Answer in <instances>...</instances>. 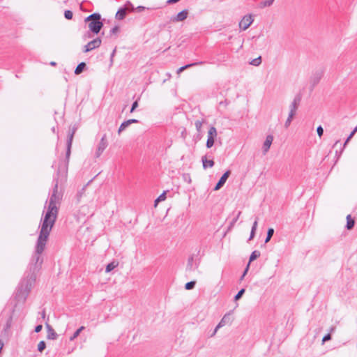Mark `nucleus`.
Here are the masks:
<instances>
[{"label":"nucleus","instance_id":"09e8293b","mask_svg":"<svg viewBox=\"0 0 357 357\" xmlns=\"http://www.w3.org/2000/svg\"><path fill=\"white\" fill-rule=\"evenodd\" d=\"M130 125L132 123H139V121L137 119H132L127 120Z\"/></svg>","mask_w":357,"mask_h":357},{"label":"nucleus","instance_id":"0e129e2a","mask_svg":"<svg viewBox=\"0 0 357 357\" xmlns=\"http://www.w3.org/2000/svg\"><path fill=\"white\" fill-rule=\"evenodd\" d=\"M357 131V126L355 127V128L353 130L352 132L355 134V132Z\"/></svg>","mask_w":357,"mask_h":357},{"label":"nucleus","instance_id":"a211bd4d","mask_svg":"<svg viewBox=\"0 0 357 357\" xmlns=\"http://www.w3.org/2000/svg\"><path fill=\"white\" fill-rule=\"evenodd\" d=\"M86 68V64L84 62L79 63L75 70V75L81 74Z\"/></svg>","mask_w":357,"mask_h":357},{"label":"nucleus","instance_id":"2eb2a0df","mask_svg":"<svg viewBox=\"0 0 357 357\" xmlns=\"http://www.w3.org/2000/svg\"><path fill=\"white\" fill-rule=\"evenodd\" d=\"M204 63H205V61H198V62H194V63H191L189 64H186L183 66L180 67L177 70V73L180 74L181 72H183V70H185L186 69H188L191 67H194V66H201V65H203Z\"/></svg>","mask_w":357,"mask_h":357},{"label":"nucleus","instance_id":"aec40b11","mask_svg":"<svg viewBox=\"0 0 357 357\" xmlns=\"http://www.w3.org/2000/svg\"><path fill=\"white\" fill-rule=\"evenodd\" d=\"M217 130L214 126H211L208 131V137L215 139L217 137Z\"/></svg>","mask_w":357,"mask_h":357},{"label":"nucleus","instance_id":"680f3d73","mask_svg":"<svg viewBox=\"0 0 357 357\" xmlns=\"http://www.w3.org/2000/svg\"><path fill=\"white\" fill-rule=\"evenodd\" d=\"M45 310H43V311L42 312V317L44 319V318H45Z\"/></svg>","mask_w":357,"mask_h":357},{"label":"nucleus","instance_id":"473e14b6","mask_svg":"<svg viewBox=\"0 0 357 357\" xmlns=\"http://www.w3.org/2000/svg\"><path fill=\"white\" fill-rule=\"evenodd\" d=\"M294 116V115H292V114H289V116H288V117H287V119L286 120V121H285V123H284V127H285L286 128H287L290 126V124H291V121H292V119H293Z\"/></svg>","mask_w":357,"mask_h":357},{"label":"nucleus","instance_id":"7c9ffc66","mask_svg":"<svg viewBox=\"0 0 357 357\" xmlns=\"http://www.w3.org/2000/svg\"><path fill=\"white\" fill-rule=\"evenodd\" d=\"M46 348V343L45 341H40L38 344V351L39 352H43Z\"/></svg>","mask_w":357,"mask_h":357},{"label":"nucleus","instance_id":"ea45409f","mask_svg":"<svg viewBox=\"0 0 357 357\" xmlns=\"http://www.w3.org/2000/svg\"><path fill=\"white\" fill-rule=\"evenodd\" d=\"M332 339V336L331 333H328L325 335L322 339V343L324 344L326 342H328Z\"/></svg>","mask_w":357,"mask_h":357},{"label":"nucleus","instance_id":"13d9d810","mask_svg":"<svg viewBox=\"0 0 357 357\" xmlns=\"http://www.w3.org/2000/svg\"><path fill=\"white\" fill-rule=\"evenodd\" d=\"M354 135V133H353V132H351L350 133V135H349L348 138L351 139Z\"/></svg>","mask_w":357,"mask_h":357},{"label":"nucleus","instance_id":"e2e57ef3","mask_svg":"<svg viewBox=\"0 0 357 357\" xmlns=\"http://www.w3.org/2000/svg\"><path fill=\"white\" fill-rule=\"evenodd\" d=\"M357 131V126L355 127V128L353 130L352 132L355 134V132Z\"/></svg>","mask_w":357,"mask_h":357},{"label":"nucleus","instance_id":"39448f33","mask_svg":"<svg viewBox=\"0 0 357 357\" xmlns=\"http://www.w3.org/2000/svg\"><path fill=\"white\" fill-rule=\"evenodd\" d=\"M102 40L100 38H96L93 40L89 42L86 45L84 46V52H88L93 50L99 47L101 45Z\"/></svg>","mask_w":357,"mask_h":357},{"label":"nucleus","instance_id":"412c9836","mask_svg":"<svg viewBox=\"0 0 357 357\" xmlns=\"http://www.w3.org/2000/svg\"><path fill=\"white\" fill-rule=\"evenodd\" d=\"M84 329V326H81L77 330H76L74 333L69 337L70 341H73L75 338H77L79 335L80 333Z\"/></svg>","mask_w":357,"mask_h":357},{"label":"nucleus","instance_id":"5701e85b","mask_svg":"<svg viewBox=\"0 0 357 357\" xmlns=\"http://www.w3.org/2000/svg\"><path fill=\"white\" fill-rule=\"evenodd\" d=\"M117 265H118V263L115 262V261H112V262L108 264L106 266L105 272L106 273L111 272L113 269H114L117 266Z\"/></svg>","mask_w":357,"mask_h":357},{"label":"nucleus","instance_id":"f3484780","mask_svg":"<svg viewBox=\"0 0 357 357\" xmlns=\"http://www.w3.org/2000/svg\"><path fill=\"white\" fill-rule=\"evenodd\" d=\"M194 257L190 256L188 259V263L186 266V270L188 271H192L195 268L198 267V265H196L195 267L193 266Z\"/></svg>","mask_w":357,"mask_h":357},{"label":"nucleus","instance_id":"4d7b16f0","mask_svg":"<svg viewBox=\"0 0 357 357\" xmlns=\"http://www.w3.org/2000/svg\"><path fill=\"white\" fill-rule=\"evenodd\" d=\"M350 140V139H349L348 137L347 138V139L345 140L344 142V146H346V144L349 142V141Z\"/></svg>","mask_w":357,"mask_h":357},{"label":"nucleus","instance_id":"b1692460","mask_svg":"<svg viewBox=\"0 0 357 357\" xmlns=\"http://www.w3.org/2000/svg\"><path fill=\"white\" fill-rule=\"evenodd\" d=\"M273 234H274V229L273 228H268V230H267L266 238L265 239V243H267L268 242L270 241V240L271 239Z\"/></svg>","mask_w":357,"mask_h":357},{"label":"nucleus","instance_id":"6e6d98bb","mask_svg":"<svg viewBox=\"0 0 357 357\" xmlns=\"http://www.w3.org/2000/svg\"><path fill=\"white\" fill-rule=\"evenodd\" d=\"M10 320H11V318H10ZM10 321H8L7 324H6V328H8L10 326Z\"/></svg>","mask_w":357,"mask_h":357},{"label":"nucleus","instance_id":"49530a36","mask_svg":"<svg viewBox=\"0 0 357 357\" xmlns=\"http://www.w3.org/2000/svg\"><path fill=\"white\" fill-rule=\"evenodd\" d=\"M255 232L256 231H255L254 229H251V231H250V237L248 238V241H250L252 239L254 238L255 236Z\"/></svg>","mask_w":357,"mask_h":357},{"label":"nucleus","instance_id":"a18cd8bd","mask_svg":"<svg viewBox=\"0 0 357 357\" xmlns=\"http://www.w3.org/2000/svg\"><path fill=\"white\" fill-rule=\"evenodd\" d=\"M42 328H43V326H42L41 324H38V325H37V326L35 327L34 331H35L36 333H39V332H40V331H41Z\"/></svg>","mask_w":357,"mask_h":357},{"label":"nucleus","instance_id":"c756f323","mask_svg":"<svg viewBox=\"0 0 357 357\" xmlns=\"http://www.w3.org/2000/svg\"><path fill=\"white\" fill-rule=\"evenodd\" d=\"M166 193L167 191H164L155 200V205L158 204L159 202H162L165 200L166 199Z\"/></svg>","mask_w":357,"mask_h":357},{"label":"nucleus","instance_id":"0eeeda50","mask_svg":"<svg viewBox=\"0 0 357 357\" xmlns=\"http://www.w3.org/2000/svg\"><path fill=\"white\" fill-rule=\"evenodd\" d=\"M301 100L302 96L301 93H298L295 96L292 102L289 106L290 111L289 114H292V115L295 116L296 112L301 102Z\"/></svg>","mask_w":357,"mask_h":357},{"label":"nucleus","instance_id":"603ef678","mask_svg":"<svg viewBox=\"0 0 357 357\" xmlns=\"http://www.w3.org/2000/svg\"><path fill=\"white\" fill-rule=\"evenodd\" d=\"M220 328H217V326L215 328L214 331H213V333L211 334V337L214 336L215 335V333H217L218 330Z\"/></svg>","mask_w":357,"mask_h":357},{"label":"nucleus","instance_id":"79ce46f5","mask_svg":"<svg viewBox=\"0 0 357 357\" xmlns=\"http://www.w3.org/2000/svg\"><path fill=\"white\" fill-rule=\"evenodd\" d=\"M274 0H267L262 3L264 6H270L273 4Z\"/></svg>","mask_w":357,"mask_h":357},{"label":"nucleus","instance_id":"ddd939ff","mask_svg":"<svg viewBox=\"0 0 357 357\" xmlns=\"http://www.w3.org/2000/svg\"><path fill=\"white\" fill-rule=\"evenodd\" d=\"M231 322V312H229L224 315L219 324L217 325V328H221L227 324H230Z\"/></svg>","mask_w":357,"mask_h":357},{"label":"nucleus","instance_id":"bb28decb","mask_svg":"<svg viewBox=\"0 0 357 357\" xmlns=\"http://www.w3.org/2000/svg\"><path fill=\"white\" fill-rule=\"evenodd\" d=\"M124 8H126V12L127 11L132 12V11L135 10V8L130 1H127L126 3Z\"/></svg>","mask_w":357,"mask_h":357},{"label":"nucleus","instance_id":"3c124183","mask_svg":"<svg viewBox=\"0 0 357 357\" xmlns=\"http://www.w3.org/2000/svg\"><path fill=\"white\" fill-rule=\"evenodd\" d=\"M220 328H217V326L215 328L214 331H213V333L211 334V337L214 336L215 335V333H217L218 330Z\"/></svg>","mask_w":357,"mask_h":357},{"label":"nucleus","instance_id":"4c0bfd02","mask_svg":"<svg viewBox=\"0 0 357 357\" xmlns=\"http://www.w3.org/2000/svg\"><path fill=\"white\" fill-rule=\"evenodd\" d=\"M119 27L118 26H114L112 29H111V30L109 31L110 36L114 34L117 33L119 32Z\"/></svg>","mask_w":357,"mask_h":357},{"label":"nucleus","instance_id":"2f4dec72","mask_svg":"<svg viewBox=\"0 0 357 357\" xmlns=\"http://www.w3.org/2000/svg\"><path fill=\"white\" fill-rule=\"evenodd\" d=\"M261 63V57L259 56V57L252 60V61L250 63L251 65L255 66H258Z\"/></svg>","mask_w":357,"mask_h":357},{"label":"nucleus","instance_id":"cd10ccee","mask_svg":"<svg viewBox=\"0 0 357 357\" xmlns=\"http://www.w3.org/2000/svg\"><path fill=\"white\" fill-rule=\"evenodd\" d=\"M245 291V289L244 288H242L241 290H239L238 292L234 296V301H237L239 299H241L243 295L244 294Z\"/></svg>","mask_w":357,"mask_h":357},{"label":"nucleus","instance_id":"72a5a7b5","mask_svg":"<svg viewBox=\"0 0 357 357\" xmlns=\"http://www.w3.org/2000/svg\"><path fill=\"white\" fill-rule=\"evenodd\" d=\"M202 124H203V121L197 120L195 121V127H196V130H197L198 132H201Z\"/></svg>","mask_w":357,"mask_h":357},{"label":"nucleus","instance_id":"c9c22d12","mask_svg":"<svg viewBox=\"0 0 357 357\" xmlns=\"http://www.w3.org/2000/svg\"><path fill=\"white\" fill-rule=\"evenodd\" d=\"M73 13L71 10H65L64 17L66 19L71 20L73 18Z\"/></svg>","mask_w":357,"mask_h":357},{"label":"nucleus","instance_id":"6ab92c4d","mask_svg":"<svg viewBox=\"0 0 357 357\" xmlns=\"http://www.w3.org/2000/svg\"><path fill=\"white\" fill-rule=\"evenodd\" d=\"M354 225H355V221L354 220L351 218V215H348L347 216V225H346V228L348 229V230H351L354 228Z\"/></svg>","mask_w":357,"mask_h":357},{"label":"nucleus","instance_id":"7ed1b4c3","mask_svg":"<svg viewBox=\"0 0 357 357\" xmlns=\"http://www.w3.org/2000/svg\"><path fill=\"white\" fill-rule=\"evenodd\" d=\"M77 128L73 127L71 130H70L68 135L67 144H66V160L64 161H60L59 162L63 163V172H66V169H68L69 159L71 153V147L74 135L76 132Z\"/></svg>","mask_w":357,"mask_h":357},{"label":"nucleus","instance_id":"9d476101","mask_svg":"<svg viewBox=\"0 0 357 357\" xmlns=\"http://www.w3.org/2000/svg\"><path fill=\"white\" fill-rule=\"evenodd\" d=\"M188 10L187 9H184L179 12L176 15L172 16L171 17V21L173 22H182L188 17Z\"/></svg>","mask_w":357,"mask_h":357},{"label":"nucleus","instance_id":"8fccbe9b","mask_svg":"<svg viewBox=\"0 0 357 357\" xmlns=\"http://www.w3.org/2000/svg\"><path fill=\"white\" fill-rule=\"evenodd\" d=\"M179 1L180 0H168L167 3L168 4H173V3H176V2Z\"/></svg>","mask_w":357,"mask_h":357},{"label":"nucleus","instance_id":"69168bd1","mask_svg":"<svg viewBox=\"0 0 357 357\" xmlns=\"http://www.w3.org/2000/svg\"><path fill=\"white\" fill-rule=\"evenodd\" d=\"M357 131V126L355 127V128L353 130L352 132L355 134V132Z\"/></svg>","mask_w":357,"mask_h":357},{"label":"nucleus","instance_id":"e433bc0d","mask_svg":"<svg viewBox=\"0 0 357 357\" xmlns=\"http://www.w3.org/2000/svg\"><path fill=\"white\" fill-rule=\"evenodd\" d=\"M183 179L184 181L187 182L188 183H191V177L189 174H183Z\"/></svg>","mask_w":357,"mask_h":357},{"label":"nucleus","instance_id":"20e7f679","mask_svg":"<svg viewBox=\"0 0 357 357\" xmlns=\"http://www.w3.org/2000/svg\"><path fill=\"white\" fill-rule=\"evenodd\" d=\"M324 74V70L323 69H319L313 72L312 75L310 78V83L311 84V90H313L314 86L319 84L321 79L322 78Z\"/></svg>","mask_w":357,"mask_h":357},{"label":"nucleus","instance_id":"c85d7f7f","mask_svg":"<svg viewBox=\"0 0 357 357\" xmlns=\"http://www.w3.org/2000/svg\"><path fill=\"white\" fill-rule=\"evenodd\" d=\"M195 284H196V281H190V282H187L185 284V288L187 290H191L195 288Z\"/></svg>","mask_w":357,"mask_h":357},{"label":"nucleus","instance_id":"4468645a","mask_svg":"<svg viewBox=\"0 0 357 357\" xmlns=\"http://www.w3.org/2000/svg\"><path fill=\"white\" fill-rule=\"evenodd\" d=\"M202 162L203 168L204 169H206L208 167L211 168L215 165L213 160H212V159L208 160L206 155L202 157Z\"/></svg>","mask_w":357,"mask_h":357},{"label":"nucleus","instance_id":"9b49d317","mask_svg":"<svg viewBox=\"0 0 357 357\" xmlns=\"http://www.w3.org/2000/svg\"><path fill=\"white\" fill-rule=\"evenodd\" d=\"M273 135H268L266 136V140L264 142L263 147H262L264 154H266L268 151V150L271 147V145L273 142Z\"/></svg>","mask_w":357,"mask_h":357},{"label":"nucleus","instance_id":"052dcab7","mask_svg":"<svg viewBox=\"0 0 357 357\" xmlns=\"http://www.w3.org/2000/svg\"><path fill=\"white\" fill-rule=\"evenodd\" d=\"M50 65H51V66H55L56 65V62H54V61H52V62L50 63Z\"/></svg>","mask_w":357,"mask_h":357},{"label":"nucleus","instance_id":"a19ab883","mask_svg":"<svg viewBox=\"0 0 357 357\" xmlns=\"http://www.w3.org/2000/svg\"><path fill=\"white\" fill-rule=\"evenodd\" d=\"M317 131L318 135L321 137L323 135V134H324V129H323V128L321 126H318L317 129Z\"/></svg>","mask_w":357,"mask_h":357},{"label":"nucleus","instance_id":"f8f14e48","mask_svg":"<svg viewBox=\"0 0 357 357\" xmlns=\"http://www.w3.org/2000/svg\"><path fill=\"white\" fill-rule=\"evenodd\" d=\"M45 327L47 332V338L49 340H56L58 337V335L54 331L53 328L48 323H45Z\"/></svg>","mask_w":357,"mask_h":357},{"label":"nucleus","instance_id":"6e6552de","mask_svg":"<svg viewBox=\"0 0 357 357\" xmlns=\"http://www.w3.org/2000/svg\"><path fill=\"white\" fill-rule=\"evenodd\" d=\"M253 19L251 15H245L239 22V27L243 31L246 30L252 23Z\"/></svg>","mask_w":357,"mask_h":357},{"label":"nucleus","instance_id":"338daca9","mask_svg":"<svg viewBox=\"0 0 357 357\" xmlns=\"http://www.w3.org/2000/svg\"><path fill=\"white\" fill-rule=\"evenodd\" d=\"M52 132H55V128H54V127H53V128H52Z\"/></svg>","mask_w":357,"mask_h":357},{"label":"nucleus","instance_id":"f03ea898","mask_svg":"<svg viewBox=\"0 0 357 357\" xmlns=\"http://www.w3.org/2000/svg\"><path fill=\"white\" fill-rule=\"evenodd\" d=\"M85 22H89V30L94 34H98L103 26L101 15L98 13H94L86 17Z\"/></svg>","mask_w":357,"mask_h":357},{"label":"nucleus","instance_id":"37998d69","mask_svg":"<svg viewBox=\"0 0 357 357\" xmlns=\"http://www.w3.org/2000/svg\"><path fill=\"white\" fill-rule=\"evenodd\" d=\"M116 49L114 48V50L112 51V52L110 55V66H112L113 64V60H114V55L116 54Z\"/></svg>","mask_w":357,"mask_h":357},{"label":"nucleus","instance_id":"5fc2aeb1","mask_svg":"<svg viewBox=\"0 0 357 357\" xmlns=\"http://www.w3.org/2000/svg\"><path fill=\"white\" fill-rule=\"evenodd\" d=\"M335 326L331 327L328 333L331 334V333H333L335 331Z\"/></svg>","mask_w":357,"mask_h":357},{"label":"nucleus","instance_id":"a878e982","mask_svg":"<svg viewBox=\"0 0 357 357\" xmlns=\"http://www.w3.org/2000/svg\"><path fill=\"white\" fill-rule=\"evenodd\" d=\"M130 126L129 123L128 122V121H123L120 127L119 128V130H118V133L120 134L122 131H123L124 130L126 129V128H128V126Z\"/></svg>","mask_w":357,"mask_h":357},{"label":"nucleus","instance_id":"393cba45","mask_svg":"<svg viewBox=\"0 0 357 357\" xmlns=\"http://www.w3.org/2000/svg\"><path fill=\"white\" fill-rule=\"evenodd\" d=\"M241 214V211H238V213L236 214V215L233 218V220L229 223V229H231L234 226L235 223L239 218Z\"/></svg>","mask_w":357,"mask_h":357},{"label":"nucleus","instance_id":"f257e3e1","mask_svg":"<svg viewBox=\"0 0 357 357\" xmlns=\"http://www.w3.org/2000/svg\"><path fill=\"white\" fill-rule=\"evenodd\" d=\"M66 172H63V163L59 162L56 170V175L54 176V188L52 193L48 202L47 211L44 218L41 219V228L35 248V253L29 264V268L25 273L24 278L19 284L15 298L18 302H24L29 294V292L35 283L36 273L41 268L43 258L40 255L45 250L50 233L55 224L59 213L57 204H60L63 194L58 191V185L60 177H66Z\"/></svg>","mask_w":357,"mask_h":357},{"label":"nucleus","instance_id":"c03bdc74","mask_svg":"<svg viewBox=\"0 0 357 357\" xmlns=\"http://www.w3.org/2000/svg\"><path fill=\"white\" fill-rule=\"evenodd\" d=\"M258 218L257 217L255 218V222H253V225H252V229H254L255 231L257 230V225H258Z\"/></svg>","mask_w":357,"mask_h":357},{"label":"nucleus","instance_id":"bf43d9fd","mask_svg":"<svg viewBox=\"0 0 357 357\" xmlns=\"http://www.w3.org/2000/svg\"><path fill=\"white\" fill-rule=\"evenodd\" d=\"M3 347V342L0 340V347H1V350L2 349V347Z\"/></svg>","mask_w":357,"mask_h":357},{"label":"nucleus","instance_id":"f704fd0d","mask_svg":"<svg viewBox=\"0 0 357 357\" xmlns=\"http://www.w3.org/2000/svg\"><path fill=\"white\" fill-rule=\"evenodd\" d=\"M214 143H215V139L210 138V137H207V141H206V146L208 149L211 148L213 146Z\"/></svg>","mask_w":357,"mask_h":357},{"label":"nucleus","instance_id":"4be33fe9","mask_svg":"<svg viewBox=\"0 0 357 357\" xmlns=\"http://www.w3.org/2000/svg\"><path fill=\"white\" fill-rule=\"evenodd\" d=\"M260 252L258 251V250H254L250 256V258H249V263L248 264V266H249V264L250 262L253 261L254 260L257 259L259 256H260Z\"/></svg>","mask_w":357,"mask_h":357},{"label":"nucleus","instance_id":"de8ad7c7","mask_svg":"<svg viewBox=\"0 0 357 357\" xmlns=\"http://www.w3.org/2000/svg\"><path fill=\"white\" fill-rule=\"evenodd\" d=\"M146 9H148L147 8L144 7V6H137L135 10L137 11V12H142Z\"/></svg>","mask_w":357,"mask_h":357},{"label":"nucleus","instance_id":"dca6fc26","mask_svg":"<svg viewBox=\"0 0 357 357\" xmlns=\"http://www.w3.org/2000/svg\"><path fill=\"white\" fill-rule=\"evenodd\" d=\"M126 15V8L124 7L120 8L116 13V18L121 20L125 18Z\"/></svg>","mask_w":357,"mask_h":357},{"label":"nucleus","instance_id":"58836bf2","mask_svg":"<svg viewBox=\"0 0 357 357\" xmlns=\"http://www.w3.org/2000/svg\"><path fill=\"white\" fill-rule=\"evenodd\" d=\"M139 98H138L137 100H136L135 102H133V103L132 104V106H131V108H130V112H133L136 108L138 107V100H139Z\"/></svg>","mask_w":357,"mask_h":357},{"label":"nucleus","instance_id":"423d86ee","mask_svg":"<svg viewBox=\"0 0 357 357\" xmlns=\"http://www.w3.org/2000/svg\"><path fill=\"white\" fill-rule=\"evenodd\" d=\"M107 145H108V143L107 141L106 135H104L102 137L100 142L98 143V145L96 153H95V157L99 158L101 155V154L102 153V152L105 150Z\"/></svg>","mask_w":357,"mask_h":357},{"label":"nucleus","instance_id":"1a4fd4ad","mask_svg":"<svg viewBox=\"0 0 357 357\" xmlns=\"http://www.w3.org/2000/svg\"><path fill=\"white\" fill-rule=\"evenodd\" d=\"M231 174L230 170H227L222 176L220 177L218 183H216L215 186L214 187V190H220L226 183L227 178H229V175Z\"/></svg>","mask_w":357,"mask_h":357},{"label":"nucleus","instance_id":"864d4df0","mask_svg":"<svg viewBox=\"0 0 357 357\" xmlns=\"http://www.w3.org/2000/svg\"><path fill=\"white\" fill-rule=\"evenodd\" d=\"M248 266H247V268H245V271H244L243 274V275H242V276L241 277V280H243V278H244L245 275L246 274V273H247V271H248Z\"/></svg>","mask_w":357,"mask_h":357}]
</instances>
